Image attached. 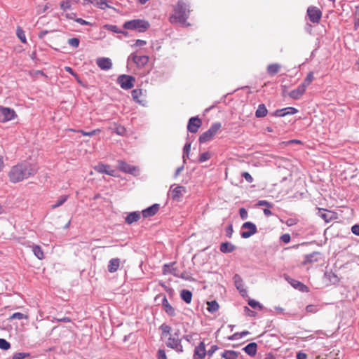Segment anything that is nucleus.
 Instances as JSON below:
<instances>
[{"instance_id":"8fccbe9b","label":"nucleus","mask_w":359,"mask_h":359,"mask_svg":"<svg viewBox=\"0 0 359 359\" xmlns=\"http://www.w3.org/2000/svg\"><path fill=\"white\" fill-rule=\"evenodd\" d=\"M257 206H266L268 208H271L273 207L272 203H271L269 201H265V200L259 201L258 203H257Z\"/></svg>"},{"instance_id":"bf43d9fd","label":"nucleus","mask_w":359,"mask_h":359,"mask_svg":"<svg viewBox=\"0 0 359 359\" xmlns=\"http://www.w3.org/2000/svg\"><path fill=\"white\" fill-rule=\"evenodd\" d=\"M65 70L67 72H68V73L71 74L72 75H73L76 79V80L78 81H79L78 75L73 71V69L70 67H65Z\"/></svg>"},{"instance_id":"6e6d98bb","label":"nucleus","mask_w":359,"mask_h":359,"mask_svg":"<svg viewBox=\"0 0 359 359\" xmlns=\"http://www.w3.org/2000/svg\"><path fill=\"white\" fill-rule=\"evenodd\" d=\"M60 7L63 10V11H66L69 8H70L71 7V4L69 3V1H62L60 3Z\"/></svg>"},{"instance_id":"e433bc0d","label":"nucleus","mask_w":359,"mask_h":359,"mask_svg":"<svg viewBox=\"0 0 359 359\" xmlns=\"http://www.w3.org/2000/svg\"><path fill=\"white\" fill-rule=\"evenodd\" d=\"M163 309L170 316H175L176 315L175 309L170 304L167 305Z\"/></svg>"},{"instance_id":"338daca9","label":"nucleus","mask_w":359,"mask_h":359,"mask_svg":"<svg viewBox=\"0 0 359 359\" xmlns=\"http://www.w3.org/2000/svg\"><path fill=\"white\" fill-rule=\"evenodd\" d=\"M297 359H307V355L304 353L299 352L297 354Z\"/></svg>"},{"instance_id":"4be33fe9","label":"nucleus","mask_w":359,"mask_h":359,"mask_svg":"<svg viewBox=\"0 0 359 359\" xmlns=\"http://www.w3.org/2000/svg\"><path fill=\"white\" fill-rule=\"evenodd\" d=\"M120 266V259L118 258L111 259L109 262L108 271L110 273L116 272Z\"/></svg>"},{"instance_id":"423d86ee","label":"nucleus","mask_w":359,"mask_h":359,"mask_svg":"<svg viewBox=\"0 0 359 359\" xmlns=\"http://www.w3.org/2000/svg\"><path fill=\"white\" fill-rule=\"evenodd\" d=\"M242 229L246 230L241 233V237L243 238H248L257 231L256 225L251 222H245L242 225Z\"/></svg>"},{"instance_id":"864d4df0","label":"nucleus","mask_w":359,"mask_h":359,"mask_svg":"<svg viewBox=\"0 0 359 359\" xmlns=\"http://www.w3.org/2000/svg\"><path fill=\"white\" fill-rule=\"evenodd\" d=\"M242 177L243 178H245V180L249 182V183H252L253 182V178L250 175V174L248 172H243L242 173Z\"/></svg>"},{"instance_id":"b1692460","label":"nucleus","mask_w":359,"mask_h":359,"mask_svg":"<svg viewBox=\"0 0 359 359\" xmlns=\"http://www.w3.org/2000/svg\"><path fill=\"white\" fill-rule=\"evenodd\" d=\"M140 218V213L139 212H132L126 217V222L128 224H131L133 222L138 221Z\"/></svg>"},{"instance_id":"dca6fc26","label":"nucleus","mask_w":359,"mask_h":359,"mask_svg":"<svg viewBox=\"0 0 359 359\" xmlns=\"http://www.w3.org/2000/svg\"><path fill=\"white\" fill-rule=\"evenodd\" d=\"M94 169L95 171L100 173H105L110 176H114V170L111 169V167L108 165L99 163L98 165L95 166Z\"/></svg>"},{"instance_id":"13d9d810","label":"nucleus","mask_w":359,"mask_h":359,"mask_svg":"<svg viewBox=\"0 0 359 359\" xmlns=\"http://www.w3.org/2000/svg\"><path fill=\"white\" fill-rule=\"evenodd\" d=\"M244 312L245 315L251 317H254L256 315V313L252 310H250L248 307L245 306L244 307Z\"/></svg>"},{"instance_id":"5fc2aeb1","label":"nucleus","mask_w":359,"mask_h":359,"mask_svg":"<svg viewBox=\"0 0 359 359\" xmlns=\"http://www.w3.org/2000/svg\"><path fill=\"white\" fill-rule=\"evenodd\" d=\"M239 214L242 219H246L248 217V212L244 208L239 210Z\"/></svg>"},{"instance_id":"4d7b16f0","label":"nucleus","mask_w":359,"mask_h":359,"mask_svg":"<svg viewBox=\"0 0 359 359\" xmlns=\"http://www.w3.org/2000/svg\"><path fill=\"white\" fill-rule=\"evenodd\" d=\"M290 235L289 233H285L280 236V240L285 243H287L290 241Z\"/></svg>"},{"instance_id":"20e7f679","label":"nucleus","mask_w":359,"mask_h":359,"mask_svg":"<svg viewBox=\"0 0 359 359\" xmlns=\"http://www.w3.org/2000/svg\"><path fill=\"white\" fill-rule=\"evenodd\" d=\"M222 125L220 123H214L211 125L210 128L199 137V142L204 143L212 140V138L220 130Z\"/></svg>"},{"instance_id":"6e6552de","label":"nucleus","mask_w":359,"mask_h":359,"mask_svg":"<svg viewBox=\"0 0 359 359\" xmlns=\"http://www.w3.org/2000/svg\"><path fill=\"white\" fill-rule=\"evenodd\" d=\"M16 116L13 109L8 107H0V122L11 121Z\"/></svg>"},{"instance_id":"412c9836","label":"nucleus","mask_w":359,"mask_h":359,"mask_svg":"<svg viewBox=\"0 0 359 359\" xmlns=\"http://www.w3.org/2000/svg\"><path fill=\"white\" fill-rule=\"evenodd\" d=\"M305 90H306V88H304V86L300 85L298 86V88L297 89L292 90L289 93V95L291 98H292L294 100H298L302 96V95L304 93Z\"/></svg>"},{"instance_id":"7c9ffc66","label":"nucleus","mask_w":359,"mask_h":359,"mask_svg":"<svg viewBox=\"0 0 359 359\" xmlns=\"http://www.w3.org/2000/svg\"><path fill=\"white\" fill-rule=\"evenodd\" d=\"M280 68L278 64H271L267 67V72L270 75H274L277 74Z\"/></svg>"},{"instance_id":"9b49d317","label":"nucleus","mask_w":359,"mask_h":359,"mask_svg":"<svg viewBox=\"0 0 359 359\" xmlns=\"http://www.w3.org/2000/svg\"><path fill=\"white\" fill-rule=\"evenodd\" d=\"M173 187L174 185H172L170 189L171 198L175 201H180L186 192V189L183 186H176L174 188Z\"/></svg>"},{"instance_id":"603ef678","label":"nucleus","mask_w":359,"mask_h":359,"mask_svg":"<svg viewBox=\"0 0 359 359\" xmlns=\"http://www.w3.org/2000/svg\"><path fill=\"white\" fill-rule=\"evenodd\" d=\"M48 8H49V5H48V4H46L43 5V6H38V9H37V13H38V14L43 13H45V12H46Z\"/></svg>"},{"instance_id":"79ce46f5","label":"nucleus","mask_w":359,"mask_h":359,"mask_svg":"<svg viewBox=\"0 0 359 359\" xmlns=\"http://www.w3.org/2000/svg\"><path fill=\"white\" fill-rule=\"evenodd\" d=\"M292 285L294 288L298 289L301 291H304V288H306V287L303 283L298 280H293Z\"/></svg>"},{"instance_id":"c756f323","label":"nucleus","mask_w":359,"mask_h":359,"mask_svg":"<svg viewBox=\"0 0 359 359\" xmlns=\"http://www.w3.org/2000/svg\"><path fill=\"white\" fill-rule=\"evenodd\" d=\"M32 252L38 259H43L44 258L43 252L39 245H34L32 246Z\"/></svg>"},{"instance_id":"e2e57ef3","label":"nucleus","mask_w":359,"mask_h":359,"mask_svg":"<svg viewBox=\"0 0 359 359\" xmlns=\"http://www.w3.org/2000/svg\"><path fill=\"white\" fill-rule=\"evenodd\" d=\"M158 359H167L165 352L163 350H158Z\"/></svg>"},{"instance_id":"4c0bfd02","label":"nucleus","mask_w":359,"mask_h":359,"mask_svg":"<svg viewBox=\"0 0 359 359\" xmlns=\"http://www.w3.org/2000/svg\"><path fill=\"white\" fill-rule=\"evenodd\" d=\"M10 319L11 320H14V319H18V320L27 319V316L25 315V314L22 313L17 312V313H14L12 316H11Z\"/></svg>"},{"instance_id":"c9c22d12","label":"nucleus","mask_w":359,"mask_h":359,"mask_svg":"<svg viewBox=\"0 0 359 359\" xmlns=\"http://www.w3.org/2000/svg\"><path fill=\"white\" fill-rule=\"evenodd\" d=\"M30 357V353H25V352H20V353H16L13 355V359H26Z\"/></svg>"},{"instance_id":"c03bdc74","label":"nucleus","mask_w":359,"mask_h":359,"mask_svg":"<svg viewBox=\"0 0 359 359\" xmlns=\"http://www.w3.org/2000/svg\"><path fill=\"white\" fill-rule=\"evenodd\" d=\"M248 304L253 309L259 308V309H262V306L259 304V302H257L255 299H250L248 301Z\"/></svg>"},{"instance_id":"680f3d73","label":"nucleus","mask_w":359,"mask_h":359,"mask_svg":"<svg viewBox=\"0 0 359 359\" xmlns=\"http://www.w3.org/2000/svg\"><path fill=\"white\" fill-rule=\"evenodd\" d=\"M351 231L353 234L359 236V224H355L351 227Z\"/></svg>"},{"instance_id":"58836bf2","label":"nucleus","mask_w":359,"mask_h":359,"mask_svg":"<svg viewBox=\"0 0 359 359\" xmlns=\"http://www.w3.org/2000/svg\"><path fill=\"white\" fill-rule=\"evenodd\" d=\"M105 27H106L107 29H109V30H110V31H111V32H115V33H123V34H124L125 35H126V34H127V33H126V32H123V31H121V30H119V29L118 28V27H117V26H116V25H106V26H105Z\"/></svg>"},{"instance_id":"ddd939ff","label":"nucleus","mask_w":359,"mask_h":359,"mask_svg":"<svg viewBox=\"0 0 359 359\" xmlns=\"http://www.w3.org/2000/svg\"><path fill=\"white\" fill-rule=\"evenodd\" d=\"M128 60H132L138 67H143L148 63L149 57L146 55L138 56L135 53H132L128 57Z\"/></svg>"},{"instance_id":"37998d69","label":"nucleus","mask_w":359,"mask_h":359,"mask_svg":"<svg viewBox=\"0 0 359 359\" xmlns=\"http://www.w3.org/2000/svg\"><path fill=\"white\" fill-rule=\"evenodd\" d=\"M11 344L4 339H0V348L3 350H8L10 348Z\"/></svg>"},{"instance_id":"473e14b6","label":"nucleus","mask_w":359,"mask_h":359,"mask_svg":"<svg viewBox=\"0 0 359 359\" xmlns=\"http://www.w3.org/2000/svg\"><path fill=\"white\" fill-rule=\"evenodd\" d=\"M68 196L66 195L60 196L57 202L51 205L52 209H55L60 206H61L67 200Z\"/></svg>"},{"instance_id":"774afa93","label":"nucleus","mask_w":359,"mask_h":359,"mask_svg":"<svg viewBox=\"0 0 359 359\" xmlns=\"http://www.w3.org/2000/svg\"><path fill=\"white\" fill-rule=\"evenodd\" d=\"M4 154H0V172L4 169Z\"/></svg>"},{"instance_id":"6ab92c4d","label":"nucleus","mask_w":359,"mask_h":359,"mask_svg":"<svg viewBox=\"0 0 359 359\" xmlns=\"http://www.w3.org/2000/svg\"><path fill=\"white\" fill-rule=\"evenodd\" d=\"M233 281L236 287L239 290L242 295H244V294L246 293V290L244 288V284L241 277L238 274L234 275Z\"/></svg>"},{"instance_id":"ea45409f","label":"nucleus","mask_w":359,"mask_h":359,"mask_svg":"<svg viewBox=\"0 0 359 359\" xmlns=\"http://www.w3.org/2000/svg\"><path fill=\"white\" fill-rule=\"evenodd\" d=\"M79 133H81L84 136H93V135H95L98 133H100V129H95V130H93L90 132H86L83 130H81L79 131Z\"/></svg>"},{"instance_id":"bb28decb","label":"nucleus","mask_w":359,"mask_h":359,"mask_svg":"<svg viewBox=\"0 0 359 359\" xmlns=\"http://www.w3.org/2000/svg\"><path fill=\"white\" fill-rule=\"evenodd\" d=\"M180 297L187 304H189L192 299V293L188 290H182L180 292Z\"/></svg>"},{"instance_id":"f257e3e1","label":"nucleus","mask_w":359,"mask_h":359,"mask_svg":"<svg viewBox=\"0 0 359 359\" xmlns=\"http://www.w3.org/2000/svg\"><path fill=\"white\" fill-rule=\"evenodd\" d=\"M39 169L36 163L27 161H22L10 169L8 176L12 183H18L34 177Z\"/></svg>"},{"instance_id":"c85d7f7f","label":"nucleus","mask_w":359,"mask_h":359,"mask_svg":"<svg viewBox=\"0 0 359 359\" xmlns=\"http://www.w3.org/2000/svg\"><path fill=\"white\" fill-rule=\"evenodd\" d=\"M267 114V109L264 104H260L255 112L257 117L262 118L266 116Z\"/></svg>"},{"instance_id":"f704fd0d","label":"nucleus","mask_w":359,"mask_h":359,"mask_svg":"<svg viewBox=\"0 0 359 359\" xmlns=\"http://www.w3.org/2000/svg\"><path fill=\"white\" fill-rule=\"evenodd\" d=\"M191 149V143H187L183 149V161L184 163L186 161V158H189V154Z\"/></svg>"},{"instance_id":"2eb2a0df","label":"nucleus","mask_w":359,"mask_h":359,"mask_svg":"<svg viewBox=\"0 0 359 359\" xmlns=\"http://www.w3.org/2000/svg\"><path fill=\"white\" fill-rule=\"evenodd\" d=\"M321 259V255L320 252H313L309 255L305 256V259L303 262V264L306 265L307 264H313L316 262H318Z\"/></svg>"},{"instance_id":"39448f33","label":"nucleus","mask_w":359,"mask_h":359,"mask_svg":"<svg viewBox=\"0 0 359 359\" xmlns=\"http://www.w3.org/2000/svg\"><path fill=\"white\" fill-rule=\"evenodd\" d=\"M166 345L168 347L175 350L177 352H183V347L181 344V339L179 337V331L170 335L166 342Z\"/></svg>"},{"instance_id":"052dcab7","label":"nucleus","mask_w":359,"mask_h":359,"mask_svg":"<svg viewBox=\"0 0 359 359\" xmlns=\"http://www.w3.org/2000/svg\"><path fill=\"white\" fill-rule=\"evenodd\" d=\"M147 44V41L144 40L137 39L135 41V43L132 45L133 47L134 46H142Z\"/></svg>"},{"instance_id":"a19ab883","label":"nucleus","mask_w":359,"mask_h":359,"mask_svg":"<svg viewBox=\"0 0 359 359\" xmlns=\"http://www.w3.org/2000/svg\"><path fill=\"white\" fill-rule=\"evenodd\" d=\"M17 36L22 43H26V37L24 31L18 27L17 29Z\"/></svg>"},{"instance_id":"09e8293b","label":"nucleus","mask_w":359,"mask_h":359,"mask_svg":"<svg viewBox=\"0 0 359 359\" xmlns=\"http://www.w3.org/2000/svg\"><path fill=\"white\" fill-rule=\"evenodd\" d=\"M210 158V154L209 152H203L199 156V161L201 163L205 162L208 161Z\"/></svg>"},{"instance_id":"a18cd8bd","label":"nucleus","mask_w":359,"mask_h":359,"mask_svg":"<svg viewBox=\"0 0 359 359\" xmlns=\"http://www.w3.org/2000/svg\"><path fill=\"white\" fill-rule=\"evenodd\" d=\"M325 275L328 276L330 280L334 284L338 283L339 280L338 276L333 273H326Z\"/></svg>"},{"instance_id":"a878e982","label":"nucleus","mask_w":359,"mask_h":359,"mask_svg":"<svg viewBox=\"0 0 359 359\" xmlns=\"http://www.w3.org/2000/svg\"><path fill=\"white\" fill-rule=\"evenodd\" d=\"M236 249V247L235 245H233V244L229 243V242H226V243H222L221 245H220V251L223 253H229V252H233L234 250Z\"/></svg>"},{"instance_id":"4468645a","label":"nucleus","mask_w":359,"mask_h":359,"mask_svg":"<svg viewBox=\"0 0 359 359\" xmlns=\"http://www.w3.org/2000/svg\"><path fill=\"white\" fill-rule=\"evenodd\" d=\"M97 65L102 70H109L112 67L111 59L108 57H99L96 60Z\"/></svg>"},{"instance_id":"1a4fd4ad","label":"nucleus","mask_w":359,"mask_h":359,"mask_svg":"<svg viewBox=\"0 0 359 359\" xmlns=\"http://www.w3.org/2000/svg\"><path fill=\"white\" fill-rule=\"evenodd\" d=\"M307 15L311 22L318 23L321 18L322 13L317 7L309 6L307 9Z\"/></svg>"},{"instance_id":"3c124183","label":"nucleus","mask_w":359,"mask_h":359,"mask_svg":"<svg viewBox=\"0 0 359 359\" xmlns=\"http://www.w3.org/2000/svg\"><path fill=\"white\" fill-rule=\"evenodd\" d=\"M306 311L307 313H315L318 311V308L316 305H308L306 307Z\"/></svg>"},{"instance_id":"f8f14e48","label":"nucleus","mask_w":359,"mask_h":359,"mask_svg":"<svg viewBox=\"0 0 359 359\" xmlns=\"http://www.w3.org/2000/svg\"><path fill=\"white\" fill-rule=\"evenodd\" d=\"M202 121L198 117H191L188 122L187 130L192 133L198 132V128L201 126Z\"/></svg>"},{"instance_id":"f3484780","label":"nucleus","mask_w":359,"mask_h":359,"mask_svg":"<svg viewBox=\"0 0 359 359\" xmlns=\"http://www.w3.org/2000/svg\"><path fill=\"white\" fill-rule=\"evenodd\" d=\"M298 110L294 107H287L282 109H278L275 111L276 116L283 117L288 114H294L297 113Z\"/></svg>"},{"instance_id":"f03ea898","label":"nucleus","mask_w":359,"mask_h":359,"mask_svg":"<svg viewBox=\"0 0 359 359\" xmlns=\"http://www.w3.org/2000/svg\"><path fill=\"white\" fill-rule=\"evenodd\" d=\"M188 7L183 0H180L174 8L173 14L170 17V22L172 24L179 22L185 26L189 25L186 23L190 12Z\"/></svg>"},{"instance_id":"de8ad7c7","label":"nucleus","mask_w":359,"mask_h":359,"mask_svg":"<svg viewBox=\"0 0 359 359\" xmlns=\"http://www.w3.org/2000/svg\"><path fill=\"white\" fill-rule=\"evenodd\" d=\"M68 44L74 48H77L79 45V39L77 38H72L68 40Z\"/></svg>"},{"instance_id":"9d476101","label":"nucleus","mask_w":359,"mask_h":359,"mask_svg":"<svg viewBox=\"0 0 359 359\" xmlns=\"http://www.w3.org/2000/svg\"><path fill=\"white\" fill-rule=\"evenodd\" d=\"M118 169L126 173H130L134 175L139 174V170L137 167L128 164L125 161H118Z\"/></svg>"},{"instance_id":"0eeeda50","label":"nucleus","mask_w":359,"mask_h":359,"mask_svg":"<svg viewBox=\"0 0 359 359\" xmlns=\"http://www.w3.org/2000/svg\"><path fill=\"white\" fill-rule=\"evenodd\" d=\"M117 81L123 89L128 90L134 86L135 79L132 76L122 74L118 77Z\"/></svg>"},{"instance_id":"393cba45","label":"nucleus","mask_w":359,"mask_h":359,"mask_svg":"<svg viewBox=\"0 0 359 359\" xmlns=\"http://www.w3.org/2000/svg\"><path fill=\"white\" fill-rule=\"evenodd\" d=\"M86 2L90 3L101 9L108 7L106 0H84L83 4L86 5Z\"/></svg>"},{"instance_id":"7ed1b4c3","label":"nucleus","mask_w":359,"mask_h":359,"mask_svg":"<svg viewBox=\"0 0 359 359\" xmlns=\"http://www.w3.org/2000/svg\"><path fill=\"white\" fill-rule=\"evenodd\" d=\"M149 27L150 25L148 21L140 19L129 20L123 24V27L125 29L136 30L138 32H144Z\"/></svg>"},{"instance_id":"69168bd1","label":"nucleus","mask_w":359,"mask_h":359,"mask_svg":"<svg viewBox=\"0 0 359 359\" xmlns=\"http://www.w3.org/2000/svg\"><path fill=\"white\" fill-rule=\"evenodd\" d=\"M226 236L229 237V238H231V235L233 233V226L231 224H230L227 229H226Z\"/></svg>"},{"instance_id":"5701e85b","label":"nucleus","mask_w":359,"mask_h":359,"mask_svg":"<svg viewBox=\"0 0 359 359\" xmlns=\"http://www.w3.org/2000/svg\"><path fill=\"white\" fill-rule=\"evenodd\" d=\"M257 345L255 342H252L248 344L246 346L243 348L245 352L250 356H253L257 353Z\"/></svg>"},{"instance_id":"2f4dec72","label":"nucleus","mask_w":359,"mask_h":359,"mask_svg":"<svg viewBox=\"0 0 359 359\" xmlns=\"http://www.w3.org/2000/svg\"><path fill=\"white\" fill-rule=\"evenodd\" d=\"M207 309L208 310V311L214 313L219 309V304L216 301L208 302Z\"/></svg>"},{"instance_id":"cd10ccee","label":"nucleus","mask_w":359,"mask_h":359,"mask_svg":"<svg viewBox=\"0 0 359 359\" xmlns=\"http://www.w3.org/2000/svg\"><path fill=\"white\" fill-rule=\"evenodd\" d=\"M221 356L224 359H236L238 353L234 351L226 350L221 354Z\"/></svg>"},{"instance_id":"aec40b11","label":"nucleus","mask_w":359,"mask_h":359,"mask_svg":"<svg viewBox=\"0 0 359 359\" xmlns=\"http://www.w3.org/2000/svg\"><path fill=\"white\" fill-rule=\"evenodd\" d=\"M159 210L158 204H154L153 205L146 208L142 211V215L144 217H149L154 216Z\"/></svg>"},{"instance_id":"72a5a7b5","label":"nucleus","mask_w":359,"mask_h":359,"mask_svg":"<svg viewBox=\"0 0 359 359\" xmlns=\"http://www.w3.org/2000/svg\"><path fill=\"white\" fill-rule=\"evenodd\" d=\"M313 72H309L307 74L304 82L301 85L304 86V88L306 89L307 86H309L310 85V83L313 81Z\"/></svg>"},{"instance_id":"49530a36","label":"nucleus","mask_w":359,"mask_h":359,"mask_svg":"<svg viewBox=\"0 0 359 359\" xmlns=\"http://www.w3.org/2000/svg\"><path fill=\"white\" fill-rule=\"evenodd\" d=\"M142 95L141 89H135L132 91V97L137 102H140L138 98Z\"/></svg>"},{"instance_id":"a211bd4d","label":"nucleus","mask_w":359,"mask_h":359,"mask_svg":"<svg viewBox=\"0 0 359 359\" xmlns=\"http://www.w3.org/2000/svg\"><path fill=\"white\" fill-rule=\"evenodd\" d=\"M206 351L205 344L203 342H201L200 344L196 347L194 351V358L195 359H203L205 356Z\"/></svg>"},{"instance_id":"0e129e2a","label":"nucleus","mask_w":359,"mask_h":359,"mask_svg":"<svg viewBox=\"0 0 359 359\" xmlns=\"http://www.w3.org/2000/svg\"><path fill=\"white\" fill-rule=\"evenodd\" d=\"M218 347L216 345H213L210 347V348L208 351V355L211 356L215 351H217Z\"/></svg>"}]
</instances>
